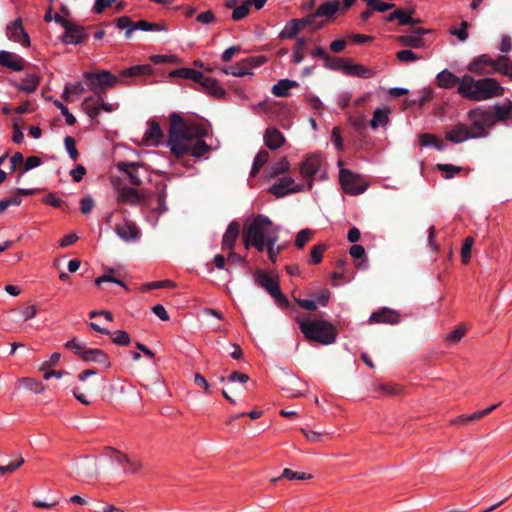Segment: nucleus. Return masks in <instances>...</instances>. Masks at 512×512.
I'll return each instance as SVG.
<instances>
[{
  "label": "nucleus",
  "mask_w": 512,
  "mask_h": 512,
  "mask_svg": "<svg viewBox=\"0 0 512 512\" xmlns=\"http://www.w3.org/2000/svg\"><path fill=\"white\" fill-rule=\"evenodd\" d=\"M131 338L129 334L124 330H118L112 334V342L115 345L127 346L129 345Z\"/></svg>",
  "instance_id": "6e6d98bb"
},
{
  "label": "nucleus",
  "mask_w": 512,
  "mask_h": 512,
  "mask_svg": "<svg viewBox=\"0 0 512 512\" xmlns=\"http://www.w3.org/2000/svg\"><path fill=\"white\" fill-rule=\"evenodd\" d=\"M210 124L202 119H184L178 113L170 114V130L168 146L171 153L177 158L181 165L190 167L182 159L187 150L185 141H192L208 136Z\"/></svg>",
  "instance_id": "f257e3e1"
},
{
  "label": "nucleus",
  "mask_w": 512,
  "mask_h": 512,
  "mask_svg": "<svg viewBox=\"0 0 512 512\" xmlns=\"http://www.w3.org/2000/svg\"><path fill=\"white\" fill-rule=\"evenodd\" d=\"M457 91L463 98L477 102L504 94V88L496 79L490 77L475 79L469 74L462 76Z\"/></svg>",
  "instance_id": "f03ea898"
},
{
  "label": "nucleus",
  "mask_w": 512,
  "mask_h": 512,
  "mask_svg": "<svg viewBox=\"0 0 512 512\" xmlns=\"http://www.w3.org/2000/svg\"><path fill=\"white\" fill-rule=\"evenodd\" d=\"M84 79L88 89L97 96H101L108 88L115 86L118 82V78L107 70L97 73L85 72Z\"/></svg>",
  "instance_id": "423d86ee"
},
{
  "label": "nucleus",
  "mask_w": 512,
  "mask_h": 512,
  "mask_svg": "<svg viewBox=\"0 0 512 512\" xmlns=\"http://www.w3.org/2000/svg\"><path fill=\"white\" fill-rule=\"evenodd\" d=\"M124 466L125 471L130 474H136L142 468V464L139 459L130 457H128V461L124 464Z\"/></svg>",
  "instance_id": "774afa93"
},
{
  "label": "nucleus",
  "mask_w": 512,
  "mask_h": 512,
  "mask_svg": "<svg viewBox=\"0 0 512 512\" xmlns=\"http://www.w3.org/2000/svg\"><path fill=\"white\" fill-rule=\"evenodd\" d=\"M194 140V142L193 140L185 141V146L187 148V150L185 151V155L190 154L195 158H200L211 150V146H209L205 141H203L202 138Z\"/></svg>",
  "instance_id": "c85d7f7f"
},
{
  "label": "nucleus",
  "mask_w": 512,
  "mask_h": 512,
  "mask_svg": "<svg viewBox=\"0 0 512 512\" xmlns=\"http://www.w3.org/2000/svg\"><path fill=\"white\" fill-rule=\"evenodd\" d=\"M24 463L23 457H19L15 461L9 462L7 465H0V474L4 475L6 473H13Z\"/></svg>",
  "instance_id": "e2e57ef3"
},
{
  "label": "nucleus",
  "mask_w": 512,
  "mask_h": 512,
  "mask_svg": "<svg viewBox=\"0 0 512 512\" xmlns=\"http://www.w3.org/2000/svg\"><path fill=\"white\" fill-rule=\"evenodd\" d=\"M465 333V328L458 327L457 329L453 330L452 332L446 335V340L452 344L459 343L462 340Z\"/></svg>",
  "instance_id": "338daca9"
},
{
  "label": "nucleus",
  "mask_w": 512,
  "mask_h": 512,
  "mask_svg": "<svg viewBox=\"0 0 512 512\" xmlns=\"http://www.w3.org/2000/svg\"><path fill=\"white\" fill-rule=\"evenodd\" d=\"M54 105L61 111L65 116L66 124L72 126L76 123V118L72 113L69 112L68 108L59 100L54 101Z\"/></svg>",
  "instance_id": "680f3d73"
},
{
  "label": "nucleus",
  "mask_w": 512,
  "mask_h": 512,
  "mask_svg": "<svg viewBox=\"0 0 512 512\" xmlns=\"http://www.w3.org/2000/svg\"><path fill=\"white\" fill-rule=\"evenodd\" d=\"M117 201L131 206H136L141 201L138 190L132 187H122L117 190Z\"/></svg>",
  "instance_id": "cd10ccee"
},
{
  "label": "nucleus",
  "mask_w": 512,
  "mask_h": 512,
  "mask_svg": "<svg viewBox=\"0 0 512 512\" xmlns=\"http://www.w3.org/2000/svg\"><path fill=\"white\" fill-rule=\"evenodd\" d=\"M249 14V2L247 0L244 4L234 8L232 12V19L234 21H240Z\"/></svg>",
  "instance_id": "052dcab7"
},
{
  "label": "nucleus",
  "mask_w": 512,
  "mask_h": 512,
  "mask_svg": "<svg viewBox=\"0 0 512 512\" xmlns=\"http://www.w3.org/2000/svg\"><path fill=\"white\" fill-rule=\"evenodd\" d=\"M299 329L304 337L310 342L321 345L333 344L338 336L335 326L323 319L296 318Z\"/></svg>",
  "instance_id": "20e7f679"
},
{
  "label": "nucleus",
  "mask_w": 512,
  "mask_h": 512,
  "mask_svg": "<svg viewBox=\"0 0 512 512\" xmlns=\"http://www.w3.org/2000/svg\"><path fill=\"white\" fill-rule=\"evenodd\" d=\"M413 12H414V10L406 11L404 9L399 8V9H396L394 12L390 13L386 17V21L393 22V21L397 20L398 24L400 26H405L408 24L414 25V24L420 23L421 22L420 19L412 18Z\"/></svg>",
  "instance_id": "bb28decb"
},
{
  "label": "nucleus",
  "mask_w": 512,
  "mask_h": 512,
  "mask_svg": "<svg viewBox=\"0 0 512 512\" xmlns=\"http://www.w3.org/2000/svg\"><path fill=\"white\" fill-rule=\"evenodd\" d=\"M65 347L69 350H72L80 359L83 356V352L86 350V343L80 341L78 338L74 337L71 340L65 343Z\"/></svg>",
  "instance_id": "de8ad7c7"
},
{
  "label": "nucleus",
  "mask_w": 512,
  "mask_h": 512,
  "mask_svg": "<svg viewBox=\"0 0 512 512\" xmlns=\"http://www.w3.org/2000/svg\"><path fill=\"white\" fill-rule=\"evenodd\" d=\"M470 129L475 138L487 137L490 129L495 125L492 112L487 107H476L467 112Z\"/></svg>",
  "instance_id": "39448f33"
},
{
  "label": "nucleus",
  "mask_w": 512,
  "mask_h": 512,
  "mask_svg": "<svg viewBox=\"0 0 512 512\" xmlns=\"http://www.w3.org/2000/svg\"><path fill=\"white\" fill-rule=\"evenodd\" d=\"M64 145L66 148V151L68 152L69 156L72 160H77L79 153L76 148V142L75 139L71 136H67L64 139Z\"/></svg>",
  "instance_id": "bf43d9fd"
},
{
  "label": "nucleus",
  "mask_w": 512,
  "mask_h": 512,
  "mask_svg": "<svg viewBox=\"0 0 512 512\" xmlns=\"http://www.w3.org/2000/svg\"><path fill=\"white\" fill-rule=\"evenodd\" d=\"M347 63H348V59H346V58L333 57V56L328 55V57L324 63V66L327 69L341 71L345 74Z\"/></svg>",
  "instance_id": "a19ab883"
},
{
  "label": "nucleus",
  "mask_w": 512,
  "mask_h": 512,
  "mask_svg": "<svg viewBox=\"0 0 512 512\" xmlns=\"http://www.w3.org/2000/svg\"><path fill=\"white\" fill-rule=\"evenodd\" d=\"M389 113H390L389 109H382V108L375 109V111L373 112V117L370 121V127L373 130H376L379 127L386 126L389 122Z\"/></svg>",
  "instance_id": "c9c22d12"
},
{
  "label": "nucleus",
  "mask_w": 512,
  "mask_h": 512,
  "mask_svg": "<svg viewBox=\"0 0 512 512\" xmlns=\"http://www.w3.org/2000/svg\"><path fill=\"white\" fill-rule=\"evenodd\" d=\"M322 165V159L318 155L307 157L300 165V174L304 179L308 180L307 189L313 187V177L319 172Z\"/></svg>",
  "instance_id": "9d476101"
},
{
  "label": "nucleus",
  "mask_w": 512,
  "mask_h": 512,
  "mask_svg": "<svg viewBox=\"0 0 512 512\" xmlns=\"http://www.w3.org/2000/svg\"><path fill=\"white\" fill-rule=\"evenodd\" d=\"M64 33L62 35V42L64 44H79L83 41L85 37L84 28L76 23L72 22L68 27L64 29Z\"/></svg>",
  "instance_id": "412c9836"
},
{
  "label": "nucleus",
  "mask_w": 512,
  "mask_h": 512,
  "mask_svg": "<svg viewBox=\"0 0 512 512\" xmlns=\"http://www.w3.org/2000/svg\"><path fill=\"white\" fill-rule=\"evenodd\" d=\"M257 285L262 287L270 296L279 288V280L269 272L258 270L255 277Z\"/></svg>",
  "instance_id": "aec40b11"
},
{
  "label": "nucleus",
  "mask_w": 512,
  "mask_h": 512,
  "mask_svg": "<svg viewBox=\"0 0 512 512\" xmlns=\"http://www.w3.org/2000/svg\"><path fill=\"white\" fill-rule=\"evenodd\" d=\"M164 137L159 123L155 120L147 122V129L142 138V142L147 146H158Z\"/></svg>",
  "instance_id": "dca6fc26"
},
{
  "label": "nucleus",
  "mask_w": 512,
  "mask_h": 512,
  "mask_svg": "<svg viewBox=\"0 0 512 512\" xmlns=\"http://www.w3.org/2000/svg\"><path fill=\"white\" fill-rule=\"evenodd\" d=\"M297 85L298 83L294 80L281 79L272 87V93L276 97H287L289 96V90Z\"/></svg>",
  "instance_id": "e433bc0d"
},
{
  "label": "nucleus",
  "mask_w": 512,
  "mask_h": 512,
  "mask_svg": "<svg viewBox=\"0 0 512 512\" xmlns=\"http://www.w3.org/2000/svg\"><path fill=\"white\" fill-rule=\"evenodd\" d=\"M289 168H290L289 161L287 160L286 157H283L282 159H280L277 163H275L271 167L269 175H270V177H276L280 174L287 172L289 170Z\"/></svg>",
  "instance_id": "3c124183"
},
{
  "label": "nucleus",
  "mask_w": 512,
  "mask_h": 512,
  "mask_svg": "<svg viewBox=\"0 0 512 512\" xmlns=\"http://www.w3.org/2000/svg\"><path fill=\"white\" fill-rule=\"evenodd\" d=\"M436 169L444 173L445 179H451L462 171V167L453 164H437Z\"/></svg>",
  "instance_id": "09e8293b"
},
{
  "label": "nucleus",
  "mask_w": 512,
  "mask_h": 512,
  "mask_svg": "<svg viewBox=\"0 0 512 512\" xmlns=\"http://www.w3.org/2000/svg\"><path fill=\"white\" fill-rule=\"evenodd\" d=\"M494 73H500L502 75L508 76L512 71V64L508 56H499L497 59H494Z\"/></svg>",
  "instance_id": "58836bf2"
},
{
  "label": "nucleus",
  "mask_w": 512,
  "mask_h": 512,
  "mask_svg": "<svg viewBox=\"0 0 512 512\" xmlns=\"http://www.w3.org/2000/svg\"><path fill=\"white\" fill-rule=\"evenodd\" d=\"M0 65L12 71L20 72L24 70L26 61L16 53L1 50Z\"/></svg>",
  "instance_id": "f3484780"
},
{
  "label": "nucleus",
  "mask_w": 512,
  "mask_h": 512,
  "mask_svg": "<svg viewBox=\"0 0 512 512\" xmlns=\"http://www.w3.org/2000/svg\"><path fill=\"white\" fill-rule=\"evenodd\" d=\"M340 11V1H326L320 4L315 10V16H318L323 21L328 23L331 19H333L334 15Z\"/></svg>",
  "instance_id": "b1692460"
},
{
  "label": "nucleus",
  "mask_w": 512,
  "mask_h": 512,
  "mask_svg": "<svg viewBox=\"0 0 512 512\" xmlns=\"http://www.w3.org/2000/svg\"><path fill=\"white\" fill-rule=\"evenodd\" d=\"M473 243L474 239L472 237L465 238L461 248V261L463 264H467L471 259V250Z\"/></svg>",
  "instance_id": "864d4df0"
},
{
  "label": "nucleus",
  "mask_w": 512,
  "mask_h": 512,
  "mask_svg": "<svg viewBox=\"0 0 512 512\" xmlns=\"http://www.w3.org/2000/svg\"><path fill=\"white\" fill-rule=\"evenodd\" d=\"M100 101L101 96H88L84 98L81 106L82 110L88 115V117L92 120H95L100 115Z\"/></svg>",
  "instance_id": "c756f323"
},
{
  "label": "nucleus",
  "mask_w": 512,
  "mask_h": 512,
  "mask_svg": "<svg viewBox=\"0 0 512 512\" xmlns=\"http://www.w3.org/2000/svg\"><path fill=\"white\" fill-rule=\"evenodd\" d=\"M150 60L154 64H178L180 62L176 55H152Z\"/></svg>",
  "instance_id": "4d7b16f0"
},
{
  "label": "nucleus",
  "mask_w": 512,
  "mask_h": 512,
  "mask_svg": "<svg viewBox=\"0 0 512 512\" xmlns=\"http://www.w3.org/2000/svg\"><path fill=\"white\" fill-rule=\"evenodd\" d=\"M345 75L368 79L375 75V71L361 64H352L348 61Z\"/></svg>",
  "instance_id": "2f4dec72"
},
{
  "label": "nucleus",
  "mask_w": 512,
  "mask_h": 512,
  "mask_svg": "<svg viewBox=\"0 0 512 512\" xmlns=\"http://www.w3.org/2000/svg\"><path fill=\"white\" fill-rule=\"evenodd\" d=\"M313 231L306 228L301 230L295 239V246L299 249L303 248L307 242L312 239Z\"/></svg>",
  "instance_id": "5fc2aeb1"
},
{
  "label": "nucleus",
  "mask_w": 512,
  "mask_h": 512,
  "mask_svg": "<svg viewBox=\"0 0 512 512\" xmlns=\"http://www.w3.org/2000/svg\"><path fill=\"white\" fill-rule=\"evenodd\" d=\"M302 25V28L304 29L307 26H311L313 30H319L323 28L326 24V21H323L318 16H315V12L311 13L309 15H306L305 17L299 19Z\"/></svg>",
  "instance_id": "37998d69"
},
{
  "label": "nucleus",
  "mask_w": 512,
  "mask_h": 512,
  "mask_svg": "<svg viewBox=\"0 0 512 512\" xmlns=\"http://www.w3.org/2000/svg\"><path fill=\"white\" fill-rule=\"evenodd\" d=\"M461 78L454 75L452 72L448 70H443L437 75V83L438 86L444 89L453 88L455 85H459Z\"/></svg>",
  "instance_id": "72a5a7b5"
},
{
  "label": "nucleus",
  "mask_w": 512,
  "mask_h": 512,
  "mask_svg": "<svg viewBox=\"0 0 512 512\" xmlns=\"http://www.w3.org/2000/svg\"><path fill=\"white\" fill-rule=\"evenodd\" d=\"M268 160L269 153L266 150H260L253 160L251 175H256L259 172V170L267 163Z\"/></svg>",
  "instance_id": "c03bdc74"
},
{
  "label": "nucleus",
  "mask_w": 512,
  "mask_h": 512,
  "mask_svg": "<svg viewBox=\"0 0 512 512\" xmlns=\"http://www.w3.org/2000/svg\"><path fill=\"white\" fill-rule=\"evenodd\" d=\"M494 59L488 54H482L475 57L467 66L471 73L478 75L494 74Z\"/></svg>",
  "instance_id": "f8f14e48"
},
{
  "label": "nucleus",
  "mask_w": 512,
  "mask_h": 512,
  "mask_svg": "<svg viewBox=\"0 0 512 512\" xmlns=\"http://www.w3.org/2000/svg\"><path fill=\"white\" fill-rule=\"evenodd\" d=\"M431 32L432 30L430 29L414 28L410 34L398 36L397 41L410 48H423L425 46V42L422 36Z\"/></svg>",
  "instance_id": "ddd939ff"
},
{
  "label": "nucleus",
  "mask_w": 512,
  "mask_h": 512,
  "mask_svg": "<svg viewBox=\"0 0 512 512\" xmlns=\"http://www.w3.org/2000/svg\"><path fill=\"white\" fill-rule=\"evenodd\" d=\"M263 141L269 149L277 150L283 146L285 143V138L278 129L269 127L264 133Z\"/></svg>",
  "instance_id": "393cba45"
},
{
  "label": "nucleus",
  "mask_w": 512,
  "mask_h": 512,
  "mask_svg": "<svg viewBox=\"0 0 512 512\" xmlns=\"http://www.w3.org/2000/svg\"><path fill=\"white\" fill-rule=\"evenodd\" d=\"M81 360L87 363L92 362L99 364L105 369H109L111 367V361L108 354L99 348H86Z\"/></svg>",
  "instance_id": "a211bd4d"
},
{
  "label": "nucleus",
  "mask_w": 512,
  "mask_h": 512,
  "mask_svg": "<svg viewBox=\"0 0 512 512\" xmlns=\"http://www.w3.org/2000/svg\"><path fill=\"white\" fill-rule=\"evenodd\" d=\"M5 34L9 40L19 43L25 48L29 47L31 44L30 37L24 29L20 17L7 24Z\"/></svg>",
  "instance_id": "6e6552de"
},
{
  "label": "nucleus",
  "mask_w": 512,
  "mask_h": 512,
  "mask_svg": "<svg viewBox=\"0 0 512 512\" xmlns=\"http://www.w3.org/2000/svg\"><path fill=\"white\" fill-rule=\"evenodd\" d=\"M303 189L304 186L300 184H295L293 178L282 177L269 188V192L279 198L284 197L289 193L302 191Z\"/></svg>",
  "instance_id": "9b49d317"
},
{
  "label": "nucleus",
  "mask_w": 512,
  "mask_h": 512,
  "mask_svg": "<svg viewBox=\"0 0 512 512\" xmlns=\"http://www.w3.org/2000/svg\"><path fill=\"white\" fill-rule=\"evenodd\" d=\"M240 232V225L238 222H231L222 238V249L233 250Z\"/></svg>",
  "instance_id": "a878e982"
},
{
  "label": "nucleus",
  "mask_w": 512,
  "mask_h": 512,
  "mask_svg": "<svg viewBox=\"0 0 512 512\" xmlns=\"http://www.w3.org/2000/svg\"><path fill=\"white\" fill-rule=\"evenodd\" d=\"M133 32L135 30H141V31H144V32H148V31H166L167 28L165 25L163 24H159V23H150L146 20H139L137 22H134V25H133Z\"/></svg>",
  "instance_id": "79ce46f5"
},
{
  "label": "nucleus",
  "mask_w": 512,
  "mask_h": 512,
  "mask_svg": "<svg viewBox=\"0 0 512 512\" xmlns=\"http://www.w3.org/2000/svg\"><path fill=\"white\" fill-rule=\"evenodd\" d=\"M445 138L455 144L463 143L469 139H476L470 129V126L464 123H459L446 131Z\"/></svg>",
  "instance_id": "4468645a"
},
{
  "label": "nucleus",
  "mask_w": 512,
  "mask_h": 512,
  "mask_svg": "<svg viewBox=\"0 0 512 512\" xmlns=\"http://www.w3.org/2000/svg\"><path fill=\"white\" fill-rule=\"evenodd\" d=\"M279 236H277L274 239H270L268 243H266L267 246H265V250L267 251L268 258L272 263H275L277 261L278 255L280 254L282 250L281 245H277Z\"/></svg>",
  "instance_id": "a18cd8bd"
},
{
  "label": "nucleus",
  "mask_w": 512,
  "mask_h": 512,
  "mask_svg": "<svg viewBox=\"0 0 512 512\" xmlns=\"http://www.w3.org/2000/svg\"><path fill=\"white\" fill-rule=\"evenodd\" d=\"M170 77L192 80L198 83L203 78V73L192 68H177L169 73Z\"/></svg>",
  "instance_id": "473e14b6"
},
{
  "label": "nucleus",
  "mask_w": 512,
  "mask_h": 512,
  "mask_svg": "<svg viewBox=\"0 0 512 512\" xmlns=\"http://www.w3.org/2000/svg\"><path fill=\"white\" fill-rule=\"evenodd\" d=\"M487 108H488V110H490L492 112V116L494 118V124H496L498 121L506 120L512 111L511 103L503 104V105H494V106H490Z\"/></svg>",
  "instance_id": "4c0bfd02"
},
{
  "label": "nucleus",
  "mask_w": 512,
  "mask_h": 512,
  "mask_svg": "<svg viewBox=\"0 0 512 512\" xmlns=\"http://www.w3.org/2000/svg\"><path fill=\"white\" fill-rule=\"evenodd\" d=\"M328 246L325 243H320L312 247L310 251V264L317 265L321 263L323 254L327 250Z\"/></svg>",
  "instance_id": "49530a36"
},
{
  "label": "nucleus",
  "mask_w": 512,
  "mask_h": 512,
  "mask_svg": "<svg viewBox=\"0 0 512 512\" xmlns=\"http://www.w3.org/2000/svg\"><path fill=\"white\" fill-rule=\"evenodd\" d=\"M115 232L126 242L136 241L140 236L137 225L130 220H124L122 223L117 224Z\"/></svg>",
  "instance_id": "6ab92c4d"
},
{
  "label": "nucleus",
  "mask_w": 512,
  "mask_h": 512,
  "mask_svg": "<svg viewBox=\"0 0 512 512\" xmlns=\"http://www.w3.org/2000/svg\"><path fill=\"white\" fill-rule=\"evenodd\" d=\"M400 322L398 312L388 307H382L373 312L369 317V323L372 324H390L394 325Z\"/></svg>",
  "instance_id": "2eb2a0df"
},
{
  "label": "nucleus",
  "mask_w": 512,
  "mask_h": 512,
  "mask_svg": "<svg viewBox=\"0 0 512 512\" xmlns=\"http://www.w3.org/2000/svg\"><path fill=\"white\" fill-rule=\"evenodd\" d=\"M281 477L287 478L289 480H308L312 476L304 472H295L289 468H285L282 471Z\"/></svg>",
  "instance_id": "13d9d810"
},
{
  "label": "nucleus",
  "mask_w": 512,
  "mask_h": 512,
  "mask_svg": "<svg viewBox=\"0 0 512 512\" xmlns=\"http://www.w3.org/2000/svg\"><path fill=\"white\" fill-rule=\"evenodd\" d=\"M106 454L115 462H117L120 465H124L128 461L127 455L121 453L120 451H117L113 448H106Z\"/></svg>",
  "instance_id": "69168bd1"
},
{
  "label": "nucleus",
  "mask_w": 512,
  "mask_h": 512,
  "mask_svg": "<svg viewBox=\"0 0 512 512\" xmlns=\"http://www.w3.org/2000/svg\"><path fill=\"white\" fill-rule=\"evenodd\" d=\"M118 169L125 173L129 179V182L134 186H140L142 179L139 173V169L142 167L141 164L136 162H120L117 165Z\"/></svg>",
  "instance_id": "5701e85b"
},
{
  "label": "nucleus",
  "mask_w": 512,
  "mask_h": 512,
  "mask_svg": "<svg viewBox=\"0 0 512 512\" xmlns=\"http://www.w3.org/2000/svg\"><path fill=\"white\" fill-rule=\"evenodd\" d=\"M339 181L342 189L350 195H359L365 192L367 185L360 184V177L348 169H340Z\"/></svg>",
  "instance_id": "0eeeda50"
},
{
  "label": "nucleus",
  "mask_w": 512,
  "mask_h": 512,
  "mask_svg": "<svg viewBox=\"0 0 512 512\" xmlns=\"http://www.w3.org/2000/svg\"><path fill=\"white\" fill-rule=\"evenodd\" d=\"M41 77L37 73H27L20 84H16L19 91L27 94L33 93L38 88Z\"/></svg>",
  "instance_id": "7c9ffc66"
},
{
  "label": "nucleus",
  "mask_w": 512,
  "mask_h": 512,
  "mask_svg": "<svg viewBox=\"0 0 512 512\" xmlns=\"http://www.w3.org/2000/svg\"><path fill=\"white\" fill-rule=\"evenodd\" d=\"M396 57L401 62H413L419 60L420 57L417 56L412 50L404 49L400 50L396 53Z\"/></svg>",
  "instance_id": "0e129e2a"
},
{
  "label": "nucleus",
  "mask_w": 512,
  "mask_h": 512,
  "mask_svg": "<svg viewBox=\"0 0 512 512\" xmlns=\"http://www.w3.org/2000/svg\"><path fill=\"white\" fill-rule=\"evenodd\" d=\"M302 25L299 19L294 18L286 23L282 31L279 33L280 39H293L302 30Z\"/></svg>",
  "instance_id": "f704fd0d"
},
{
  "label": "nucleus",
  "mask_w": 512,
  "mask_h": 512,
  "mask_svg": "<svg viewBox=\"0 0 512 512\" xmlns=\"http://www.w3.org/2000/svg\"><path fill=\"white\" fill-rule=\"evenodd\" d=\"M265 62V58L263 56L257 58H248L239 63L232 65L229 68H225L222 71L225 74L232 75L235 77H243L245 75L251 74L250 69L253 67H258Z\"/></svg>",
  "instance_id": "1a4fd4ad"
},
{
  "label": "nucleus",
  "mask_w": 512,
  "mask_h": 512,
  "mask_svg": "<svg viewBox=\"0 0 512 512\" xmlns=\"http://www.w3.org/2000/svg\"><path fill=\"white\" fill-rule=\"evenodd\" d=\"M113 273H114V270L110 269L107 273H105L102 276L96 278L95 284L97 286L101 287L102 283H104V282H111V283H115V284H117V285L127 289L126 284L122 280L113 277V275H112Z\"/></svg>",
  "instance_id": "603ef678"
},
{
  "label": "nucleus",
  "mask_w": 512,
  "mask_h": 512,
  "mask_svg": "<svg viewBox=\"0 0 512 512\" xmlns=\"http://www.w3.org/2000/svg\"><path fill=\"white\" fill-rule=\"evenodd\" d=\"M133 25H134V22L128 16H121L116 21V26H117L118 29H120V30H124L125 29L126 30L125 31V37L128 38V39L131 38V36H132Z\"/></svg>",
  "instance_id": "8fccbe9b"
},
{
  "label": "nucleus",
  "mask_w": 512,
  "mask_h": 512,
  "mask_svg": "<svg viewBox=\"0 0 512 512\" xmlns=\"http://www.w3.org/2000/svg\"><path fill=\"white\" fill-rule=\"evenodd\" d=\"M202 88L203 91L210 94L211 96L221 99L224 98L226 95V92L224 88L219 84L218 80L215 78L205 76L203 74V78L198 81V83Z\"/></svg>",
  "instance_id": "4be33fe9"
},
{
  "label": "nucleus",
  "mask_w": 512,
  "mask_h": 512,
  "mask_svg": "<svg viewBox=\"0 0 512 512\" xmlns=\"http://www.w3.org/2000/svg\"><path fill=\"white\" fill-rule=\"evenodd\" d=\"M279 231V226L274 225L267 216L259 214L248 226H245L242 241L246 249L252 247L262 253L265 251L266 243L276 238Z\"/></svg>",
  "instance_id": "7ed1b4c3"
},
{
  "label": "nucleus",
  "mask_w": 512,
  "mask_h": 512,
  "mask_svg": "<svg viewBox=\"0 0 512 512\" xmlns=\"http://www.w3.org/2000/svg\"><path fill=\"white\" fill-rule=\"evenodd\" d=\"M153 69L150 65L144 64V65H136L129 68L124 69L121 72V76L123 77H135V76H142V75H150L152 73Z\"/></svg>",
  "instance_id": "ea45409f"
}]
</instances>
